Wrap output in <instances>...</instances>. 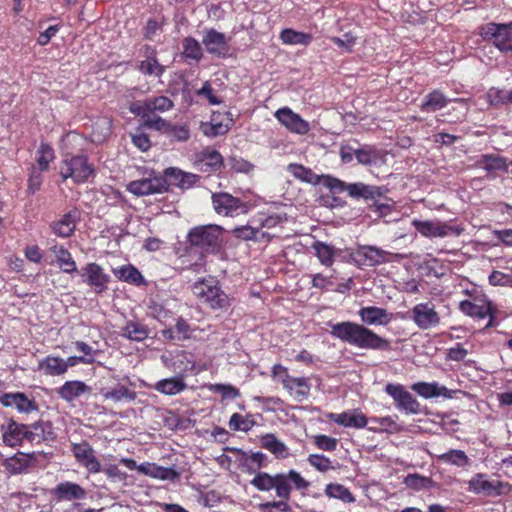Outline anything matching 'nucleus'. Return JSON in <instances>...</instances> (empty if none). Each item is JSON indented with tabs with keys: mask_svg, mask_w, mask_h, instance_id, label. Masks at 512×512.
<instances>
[{
	"mask_svg": "<svg viewBox=\"0 0 512 512\" xmlns=\"http://www.w3.org/2000/svg\"><path fill=\"white\" fill-rule=\"evenodd\" d=\"M327 325L331 329L330 335L333 338L339 339L351 346L365 350L390 349V342L387 339L379 336L365 325L352 321L337 323L329 321Z\"/></svg>",
	"mask_w": 512,
	"mask_h": 512,
	"instance_id": "f257e3e1",
	"label": "nucleus"
},
{
	"mask_svg": "<svg viewBox=\"0 0 512 512\" xmlns=\"http://www.w3.org/2000/svg\"><path fill=\"white\" fill-rule=\"evenodd\" d=\"M192 292L212 310H227L231 306L232 299L212 277L196 281L192 286Z\"/></svg>",
	"mask_w": 512,
	"mask_h": 512,
	"instance_id": "f03ea898",
	"label": "nucleus"
},
{
	"mask_svg": "<svg viewBox=\"0 0 512 512\" xmlns=\"http://www.w3.org/2000/svg\"><path fill=\"white\" fill-rule=\"evenodd\" d=\"M225 229L216 224L199 225L189 230L187 240L202 252L215 254L222 248Z\"/></svg>",
	"mask_w": 512,
	"mask_h": 512,
	"instance_id": "7ed1b4c3",
	"label": "nucleus"
},
{
	"mask_svg": "<svg viewBox=\"0 0 512 512\" xmlns=\"http://www.w3.org/2000/svg\"><path fill=\"white\" fill-rule=\"evenodd\" d=\"M60 175L64 181L71 178L74 183L80 184L95 175V168L86 155L67 154L60 163Z\"/></svg>",
	"mask_w": 512,
	"mask_h": 512,
	"instance_id": "20e7f679",
	"label": "nucleus"
},
{
	"mask_svg": "<svg viewBox=\"0 0 512 512\" xmlns=\"http://www.w3.org/2000/svg\"><path fill=\"white\" fill-rule=\"evenodd\" d=\"M271 374L273 379L282 383L283 387L295 400L303 401L310 395L311 384L308 378L291 376L288 369L281 364L273 365Z\"/></svg>",
	"mask_w": 512,
	"mask_h": 512,
	"instance_id": "39448f33",
	"label": "nucleus"
},
{
	"mask_svg": "<svg viewBox=\"0 0 512 512\" xmlns=\"http://www.w3.org/2000/svg\"><path fill=\"white\" fill-rule=\"evenodd\" d=\"M211 200L215 212L225 217L245 215L254 207L253 203L243 201L227 192L212 193Z\"/></svg>",
	"mask_w": 512,
	"mask_h": 512,
	"instance_id": "423d86ee",
	"label": "nucleus"
},
{
	"mask_svg": "<svg viewBox=\"0 0 512 512\" xmlns=\"http://www.w3.org/2000/svg\"><path fill=\"white\" fill-rule=\"evenodd\" d=\"M480 35L485 41H492L500 52L512 54V22L488 23L481 28Z\"/></svg>",
	"mask_w": 512,
	"mask_h": 512,
	"instance_id": "0eeeda50",
	"label": "nucleus"
},
{
	"mask_svg": "<svg viewBox=\"0 0 512 512\" xmlns=\"http://www.w3.org/2000/svg\"><path fill=\"white\" fill-rule=\"evenodd\" d=\"M384 392L394 402L395 408L407 415H418L422 412L421 404L416 397L400 383H387Z\"/></svg>",
	"mask_w": 512,
	"mask_h": 512,
	"instance_id": "6e6552de",
	"label": "nucleus"
},
{
	"mask_svg": "<svg viewBox=\"0 0 512 512\" xmlns=\"http://www.w3.org/2000/svg\"><path fill=\"white\" fill-rule=\"evenodd\" d=\"M126 188L133 195L147 196L166 192V182L162 175L150 170L145 177L129 182Z\"/></svg>",
	"mask_w": 512,
	"mask_h": 512,
	"instance_id": "1a4fd4ad",
	"label": "nucleus"
},
{
	"mask_svg": "<svg viewBox=\"0 0 512 512\" xmlns=\"http://www.w3.org/2000/svg\"><path fill=\"white\" fill-rule=\"evenodd\" d=\"M407 318L420 330H429L440 325L441 318L431 301L416 304L409 312Z\"/></svg>",
	"mask_w": 512,
	"mask_h": 512,
	"instance_id": "9d476101",
	"label": "nucleus"
},
{
	"mask_svg": "<svg viewBox=\"0 0 512 512\" xmlns=\"http://www.w3.org/2000/svg\"><path fill=\"white\" fill-rule=\"evenodd\" d=\"M413 227L418 233L426 238H443L450 235L459 236L463 232V228L459 226H451L439 220H418L412 221Z\"/></svg>",
	"mask_w": 512,
	"mask_h": 512,
	"instance_id": "9b49d317",
	"label": "nucleus"
},
{
	"mask_svg": "<svg viewBox=\"0 0 512 512\" xmlns=\"http://www.w3.org/2000/svg\"><path fill=\"white\" fill-rule=\"evenodd\" d=\"M173 107V101L169 97L161 95L134 101L130 104L129 110L138 117L146 118L150 114L167 112Z\"/></svg>",
	"mask_w": 512,
	"mask_h": 512,
	"instance_id": "f8f14e48",
	"label": "nucleus"
},
{
	"mask_svg": "<svg viewBox=\"0 0 512 512\" xmlns=\"http://www.w3.org/2000/svg\"><path fill=\"white\" fill-rule=\"evenodd\" d=\"M309 486V481L304 479L301 474L295 470H290L287 473L276 474L275 492L280 499L288 501L290 499L292 487L297 490H304Z\"/></svg>",
	"mask_w": 512,
	"mask_h": 512,
	"instance_id": "ddd939ff",
	"label": "nucleus"
},
{
	"mask_svg": "<svg viewBox=\"0 0 512 512\" xmlns=\"http://www.w3.org/2000/svg\"><path fill=\"white\" fill-rule=\"evenodd\" d=\"M71 452L76 462L89 474H97L102 471V464L97 458L96 451L87 441L72 443Z\"/></svg>",
	"mask_w": 512,
	"mask_h": 512,
	"instance_id": "4468645a",
	"label": "nucleus"
},
{
	"mask_svg": "<svg viewBox=\"0 0 512 512\" xmlns=\"http://www.w3.org/2000/svg\"><path fill=\"white\" fill-rule=\"evenodd\" d=\"M78 274L82 282L90 286L96 294H102L108 289L111 277L97 263H87Z\"/></svg>",
	"mask_w": 512,
	"mask_h": 512,
	"instance_id": "2eb2a0df",
	"label": "nucleus"
},
{
	"mask_svg": "<svg viewBox=\"0 0 512 512\" xmlns=\"http://www.w3.org/2000/svg\"><path fill=\"white\" fill-rule=\"evenodd\" d=\"M464 293L473 297V300L460 301L459 309L462 313L478 319H485L491 314V302L484 295H478L476 289H466Z\"/></svg>",
	"mask_w": 512,
	"mask_h": 512,
	"instance_id": "dca6fc26",
	"label": "nucleus"
},
{
	"mask_svg": "<svg viewBox=\"0 0 512 512\" xmlns=\"http://www.w3.org/2000/svg\"><path fill=\"white\" fill-rule=\"evenodd\" d=\"M468 490L484 496H500L509 490V484L499 480L489 481L486 474L477 473L468 481Z\"/></svg>",
	"mask_w": 512,
	"mask_h": 512,
	"instance_id": "f3484780",
	"label": "nucleus"
},
{
	"mask_svg": "<svg viewBox=\"0 0 512 512\" xmlns=\"http://www.w3.org/2000/svg\"><path fill=\"white\" fill-rule=\"evenodd\" d=\"M358 266L374 267L390 261V252L376 246L361 245L351 254Z\"/></svg>",
	"mask_w": 512,
	"mask_h": 512,
	"instance_id": "a211bd4d",
	"label": "nucleus"
},
{
	"mask_svg": "<svg viewBox=\"0 0 512 512\" xmlns=\"http://www.w3.org/2000/svg\"><path fill=\"white\" fill-rule=\"evenodd\" d=\"M274 117L284 126L289 132L296 135H306L310 131V124L304 120L299 114L295 113L289 107L279 108Z\"/></svg>",
	"mask_w": 512,
	"mask_h": 512,
	"instance_id": "6ab92c4d",
	"label": "nucleus"
},
{
	"mask_svg": "<svg viewBox=\"0 0 512 512\" xmlns=\"http://www.w3.org/2000/svg\"><path fill=\"white\" fill-rule=\"evenodd\" d=\"M202 44L208 54L224 58L229 51L228 39L225 34L214 28H206L203 30Z\"/></svg>",
	"mask_w": 512,
	"mask_h": 512,
	"instance_id": "aec40b11",
	"label": "nucleus"
},
{
	"mask_svg": "<svg viewBox=\"0 0 512 512\" xmlns=\"http://www.w3.org/2000/svg\"><path fill=\"white\" fill-rule=\"evenodd\" d=\"M0 403L4 407L16 409L19 413L29 414L38 411L36 401L22 392L4 393L0 397Z\"/></svg>",
	"mask_w": 512,
	"mask_h": 512,
	"instance_id": "412c9836",
	"label": "nucleus"
},
{
	"mask_svg": "<svg viewBox=\"0 0 512 512\" xmlns=\"http://www.w3.org/2000/svg\"><path fill=\"white\" fill-rule=\"evenodd\" d=\"M163 178L166 182V191L169 186H175L182 190L192 188L199 180V176L185 172L176 167H169L164 170Z\"/></svg>",
	"mask_w": 512,
	"mask_h": 512,
	"instance_id": "4be33fe9",
	"label": "nucleus"
},
{
	"mask_svg": "<svg viewBox=\"0 0 512 512\" xmlns=\"http://www.w3.org/2000/svg\"><path fill=\"white\" fill-rule=\"evenodd\" d=\"M80 213L77 209H72L62 215L58 220L50 223V230L54 235L60 238H69L76 230L77 222L79 221Z\"/></svg>",
	"mask_w": 512,
	"mask_h": 512,
	"instance_id": "5701e85b",
	"label": "nucleus"
},
{
	"mask_svg": "<svg viewBox=\"0 0 512 512\" xmlns=\"http://www.w3.org/2000/svg\"><path fill=\"white\" fill-rule=\"evenodd\" d=\"M328 419L345 428L362 429L367 427L368 418L359 409H351L342 413H329Z\"/></svg>",
	"mask_w": 512,
	"mask_h": 512,
	"instance_id": "b1692460",
	"label": "nucleus"
},
{
	"mask_svg": "<svg viewBox=\"0 0 512 512\" xmlns=\"http://www.w3.org/2000/svg\"><path fill=\"white\" fill-rule=\"evenodd\" d=\"M358 315L363 324L368 326H386L392 319L393 315L386 309L377 306H365L360 308Z\"/></svg>",
	"mask_w": 512,
	"mask_h": 512,
	"instance_id": "393cba45",
	"label": "nucleus"
},
{
	"mask_svg": "<svg viewBox=\"0 0 512 512\" xmlns=\"http://www.w3.org/2000/svg\"><path fill=\"white\" fill-rule=\"evenodd\" d=\"M56 437L57 435L51 422L38 421L28 425L27 442L32 445L42 442H52Z\"/></svg>",
	"mask_w": 512,
	"mask_h": 512,
	"instance_id": "a878e982",
	"label": "nucleus"
},
{
	"mask_svg": "<svg viewBox=\"0 0 512 512\" xmlns=\"http://www.w3.org/2000/svg\"><path fill=\"white\" fill-rule=\"evenodd\" d=\"M411 389L425 399L436 397L451 399L455 393V391L450 390L446 386L440 385L437 382H416L411 385Z\"/></svg>",
	"mask_w": 512,
	"mask_h": 512,
	"instance_id": "bb28decb",
	"label": "nucleus"
},
{
	"mask_svg": "<svg viewBox=\"0 0 512 512\" xmlns=\"http://www.w3.org/2000/svg\"><path fill=\"white\" fill-rule=\"evenodd\" d=\"M86 494L82 486L70 481L60 482L52 490V495L57 501L82 500Z\"/></svg>",
	"mask_w": 512,
	"mask_h": 512,
	"instance_id": "cd10ccee",
	"label": "nucleus"
},
{
	"mask_svg": "<svg viewBox=\"0 0 512 512\" xmlns=\"http://www.w3.org/2000/svg\"><path fill=\"white\" fill-rule=\"evenodd\" d=\"M451 101L467 104V100L464 98L448 99L439 89H434L430 93L424 96L420 109L423 112H435L443 109Z\"/></svg>",
	"mask_w": 512,
	"mask_h": 512,
	"instance_id": "c85d7f7f",
	"label": "nucleus"
},
{
	"mask_svg": "<svg viewBox=\"0 0 512 512\" xmlns=\"http://www.w3.org/2000/svg\"><path fill=\"white\" fill-rule=\"evenodd\" d=\"M477 165L485 170L490 179H495L497 172H508V159L496 154H483Z\"/></svg>",
	"mask_w": 512,
	"mask_h": 512,
	"instance_id": "c756f323",
	"label": "nucleus"
},
{
	"mask_svg": "<svg viewBox=\"0 0 512 512\" xmlns=\"http://www.w3.org/2000/svg\"><path fill=\"white\" fill-rule=\"evenodd\" d=\"M90 392L91 387L80 380L66 381L62 386L57 388L58 396L67 403H72L84 394Z\"/></svg>",
	"mask_w": 512,
	"mask_h": 512,
	"instance_id": "7c9ffc66",
	"label": "nucleus"
},
{
	"mask_svg": "<svg viewBox=\"0 0 512 512\" xmlns=\"http://www.w3.org/2000/svg\"><path fill=\"white\" fill-rule=\"evenodd\" d=\"M138 471L152 478L167 481H175L181 475L175 466L163 467L149 462L139 465Z\"/></svg>",
	"mask_w": 512,
	"mask_h": 512,
	"instance_id": "2f4dec72",
	"label": "nucleus"
},
{
	"mask_svg": "<svg viewBox=\"0 0 512 512\" xmlns=\"http://www.w3.org/2000/svg\"><path fill=\"white\" fill-rule=\"evenodd\" d=\"M28 425L10 420L3 428V441L11 447L22 445L27 441Z\"/></svg>",
	"mask_w": 512,
	"mask_h": 512,
	"instance_id": "473e14b6",
	"label": "nucleus"
},
{
	"mask_svg": "<svg viewBox=\"0 0 512 512\" xmlns=\"http://www.w3.org/2000/svg\"><path fill=\"white\" fill-rule=\"evenodd\" d=\"M49 250L55 255V261L59 268L66 274L78 273L77 265L71 253L64 245L53 241Z\"/></svg>",
	"mask_w": 512,
	"mask_h": 512,
	"instance_id": "72a5a7b5",
	"label": "nucleus"
},
{
	"mask_svg": "<svg viewBox=\"0 0 512 512\" xmlns=\"http://www.w3.org/2000/svg\"><path fill=\"white\" fill-rule=\"evenodd\" d=\"M346 191L350 197L355 199L375 200L382 197L386 189L358 182L347 184Z\"/></svg>",
	"mask_w": 512,
	"mask_h": 512,
	"instance_id": "f704fd0d",
	"label": "nucleus"
},
{
	"mask_svg": "<svg viewBox=\"0 0 512 512\" xmlns=\"http://www.w3.org/2000/svg\"><path fill=\"white\" fill-rule=\"evenodd\" d=\"M166 366L175 372L177 376L183 377L184 374L194 370L195 361L191 353L180 351L166 362Z\"/></svg>",
	"mask_w": 512,
	"mask_h": 512,
	"instance_id": "c9c22d12",
	"label": "nucleus"
},
{
	"mask_svg": "<svg viewBox=\"0 0 512 512\" xmlns=\"http://www.w3.org/2000/svg\"><path fill=\"white\" fill-rule=\"evenodd\" d=\"M150 329L148 326L137 319L128 320L121 328V336L135 342H142L149 337Z\"/></svg>",
	"mask_w": 512,
	"mask_h": 512,
	"instance_id": "e433bc0d",
	"label": "nucleus"
},
{
	"mask_svg": "<svg viewBox=\"0 0 512 512\" xmlns=\"http://www.w3.org/2000/svg\"><path fill=\"white\" fill-rule=\"evenodd\" d=\"M198 166L202 172H216L223 166V157L217 150L205 149L199 156Z\"/></svg>",
	"mask_w": 512,
	"mask_h": 512,
	"instance_id": "4c0bfd02",
	"label": "nucleus"
},
{
	"mask_svg": "<svg viewBox=\"0 0 512 512\" xmlns=\"http://www.w3.org/2000/svg\"><path fill=\"white\" fill-rule=\"evenodd\" d=\"M101 395L105 400H111L115 403L132 402L137 397V393L134 390L122 384H118L110 389H102Z\"/></svg>",
	"mask_w": 512,
	"mask_h": 512,
	"instance_id": "58836bf2",
	"label": "nucleus"
},
{
	"mask_svg": "<svg viewBox=\"0 0 512 512\" xmlns=\"http://www.w3.org/2000/svg\"><path fill=\"white\" fill-rule=\"evenodd\" d=\"M378 424L379 426H370L368 430L373 433H387L394 434L399 433L403 430V428L398 425L393 416H384V417H371L368 418V423Z\"/></svg>",
	"mask_w": 512,
	"mask_h": 512,
	"instance_id": "ea45409f",
	"label": "nucleus"
},
{
	"mask_svg": "<svg viewBox=\"0 0 512 512\" xmlns=\"http://www.w3.org/2000/svg\"><path fill=\"white\" fill-rule=\"evenodd\" d=\"M186 387L187 385L183 377L174 376L159 380L154 388L164 395L173 396L183 392Z\"/></svg>",
	"mask_w": 512,
	"mask_h": 512,
	"instance_id": "a19ab883",
	"label": "nucleus"
},
{
	"mask_svg": "<svg viewBox=\"0 0 512 512\" xmlns=\"http://www.w3.org/2000/svg\"><path fill=\"white\" fill-rule=\"evenodd\" d=\"M312 249L314 250L319 262L326 267L333 265L335 257L340 252V249L322 241H315L312 244Z\"/></svg>",
	"mask_w": 512,
	"mask_h": 512,
	"instance_id": "79ce46f5",
	"label": "nucleus"
},
{
	"mask_svg": "<svg viewBox=\"0 0 512 512\" xmlns=\"http://www.w3.org/2000/svg\"><path fill=\"white\" fill-rule=\"evenodd\" d=\"M260 444L264 449L275 455L276 458L284 459L289 455L287 446L272 433L261 436Z\"/></svg>",
	"mask_w": 512,
	"mask_h": 512,
	"instance_id": "37998d69",
	"label": "nucleus"
},
{
	"mask_svg": "<svg viewBox=\"0 0 512 512\" xmlns=\"http://www.w3.org/2000/svg\"><path fill=\"white\" fill-rule=\"evenodd\" d=\"M280 40L286 45H303L308 46L313 36L310 33L296 31L291 28H285L280 32Z\"/></svg>",
	"mask_w": 512,
	"mask_h": 512,
	"instance_id": "c03bdc74",
	"label": "nucleus"
},
{
	"mask_svg": "<svg viewBox=\"0 0 512 512\" xmlns=\"http://www.w3.org/2000/svg\"><path fill=\"white\" fill-rule=\"evenodd\" d=\"M354 156L360 164L376 165L382 159V152L374 146L364 145L354 150Z\"/></svg>",
	"mask_w": 512,
	"mask_h": 512,
	"instance_id": "a18cd8bd",
	"label": "nucleus"
},
{
	"mask_svg": "<svg viewBox=\"0 0 512 512\" xmlns=\"http://www.w3.org/2000/svg\"><path fill=\"white\" fill-rule=\"evenodd\" d=\"M39 369L49 376H60L66 373L64 359L56 356H47L40 360Z\"/></svg>",
	"mask_w": 512,
	"mask_h": 512,
	"instance_id": "49530a36",
	"label": "nucleus"
},
{
	"mask_svg": "<svg viewBox=\"0 0 512 512\" xmlns=\"http://www.w3.org/2000/svg\"><path fill=\"white\" fill-rule=\"evenodd\" d=\"M438 461L453 465L459 468L470 466L471 460L463 450L450 449L449 451L437 456Z\"/></svg>",
	"mask_w": 512,
	"mask_h": 512,
	"instance_id": "de8ad7c7",
	"label": "nucleus"
},
{
	"mask_svg": "<svg viewBox=\"0 0 512 512\" xmlns=\"http://www.w3.org/2000/svg\"><path fill=\"white\" fill-rule=\"evenodd\" d=\"M114 275L121 281L140 286L145 283L144 277L140 271L133 265H123L113 270Z\"/></svg>",
	"mask_w": 512,
	"mask_h": 512,
	"instance_id": "09e8293b",
	"label": "nucleus"
},
{
	"mask_svg": "<svg viewBox=\"0 0 512 512\" xmlns=\"http://www.w3.org/2000/svg\"><path fill=\"white\" fill-rule=\"evenodd\" d=\"M486 99L494 107L512 105V90L491 87L486 93Z\"/></svg>",
	"mask_w": 512,
	"mask_h": 512,
	"instance_id": "8fccbe9b",
	"label": "nucleus"
},
{
	"mask_svg": "<svg viewBox=\"0 0 512 512\" xmlns=\"http://www.w3.org/2000/svg\"><path fill=\"white\" fill-rule=\"evenodd\" d=\"M287 171L291 173L296 179L309 184H319L320 176L315 174L310 168H307L298 163H290Z\"/></svg>",
	"mask_w": 512,
	"mask_h": 512,
	"instance_id": "3c124183",
	"label": "nucleus"
},
{
	"mask_svg": "<svg viewBox=\"0 0 512 512\" xmlns=\"http://www.w3.org/2000/svg\"><path fill=\"white\" fill-rule=\"evenodd\" d=\"M148 315L164 324L173 315L171 309L167 307V304L159 299H150L148 303Z\"/></svg>",
	"mask_w": 512,
	"mask_h": 512,
	"instance_id": "603ef678",
	"label": "nucleus"
},
{
	"mask_svg": "<svg viewBox=\"0 0 512 512\" xmlns=\"http://www.w3.org/2000/svg\"><path fill=\"white\" fill-rule=\"evenodd\" d=\"M325 494L329 498H334L341 500L344 503H353L355 502L354 495L342 484L338 483H329L325 487Z\"/></svg>",
	"mask_w": 512,
	"mask_h": 512,
	"instance_id": "864d4df0",
	"label": "nucleus"
},
{
	"mask_svg": "<svg viewBox=\"0 0 512 512\" xmlns=\"http://www.w3.org/2000/svg\"><path fill=\"white\" fill-rule=\"evenodd\" d=\"M54 158L55 153L53 148L47 143H41L36 151L37 169L43 172L47 171Z\"/></svg>",
	"mask_w": 512,
	"mask_h": 512,
	"instance_id": "5fc2aeb1",
	"label": "nucleus"
},
{
	"mask_svg": "<svg viewBox=\"0 0 512 512\" xmlns=\"http://www.w3.org/2000/svg\"><path fill=\"white\" fill-rule=\"evenodd\" d=\"M183 55L186 59L199 62L203 57V50L200 43L193 37H186L182 42Z\"/></svg>",
	"mask_w": 512,
	"mask_h": 512,
	"instance_id": "6e6d98bb",
	"label": "nucleus"
},
{
	"mask_svg": "<svg viewBox=\"0 0 512 512\" xmlns=\"http://www.w3.org/2000/svg\"><path fill=\"white\" fill-rule=\"evenodd\" d=\"M138 69L144 75L156 77H161L165 72V67L158 62L155 56H148L146 60L141 61Z\"/></svg>",
	"mask_w": 512,
	"mask_h": 512,
	"instance_id": "4d7b16f0",
	"label": "nucleus"
},
{
	"mask_svg": "<svg viewBox=\"0 0 512 512\" xmlns=\"http://www.w3.org/2000/svg\"><path fill=\"white\" fill-rule=\"evenodd\" d=\"M275 475H270L266 472H258L250 481V484L259 491H270L275 489Z\"/></svg>",
	"mask_w": 512,
	"mask_h": 512,
	"instance_id": "13d9d810",
	"label": "nucleus"
},
{
	"mask_svg": "<svg viewBox=\"0 0 512 512\" xmlns=\"http://www.w3.org/2000/svg\"><path fill=\"white\" fill-rule=\"evenodd\" d=\"M28 465L29 459L23 453L10 457L4 462L5 468L13 474L22 473L28 467Z\"/></svg>",
	"mask_w": 512,
	"mask_h": 512,
	"instance_id": "bf43d9fd",
	"label": "nucleus"
},
{
	"mask_svg": "<svg viewBox=\"0 0 512 512\" xmlns=\"http://www.w3.org/2000/svg\"><path fill=\"white\" fill-rule=\"evenodd\" d=\"M209 390L213 393L220 394L223 400L235 399L240 396L239 390L231 384H211Z\"/></svg>",
	"mask_w": 512,
	"mask_h": 512,
	"instance_id": "052dcab7",
	"label": "nucleus"
},
{
	"mask_svg": "<svg viewBox=\"0 0 512 512\" xmlns=\"http://www.w3.org/2000/svg\"><path fill=\"white\" fill-rule=\"evenodd\" d=\"M307 461L312 467L322 473L334 469L330 458L323 454H310Z\"/></svg>",
	"mask_w": 512,
	"mask_h": 512,
	"instance_id": "680f3d73",
	"label": "nucleus"
},
{
	"mask_svg": "<svg viewBox=\"0 0 512 512\" xmlns=\"http://www.w3.org/2000/svg\"><path fill=\"white\" fill-rule=\"evenodd\" d=\"M370 210L374 212L378 217H386L390 215L395 209V202L391 199L385 202H380L379 198L371 200Z\"/></svg>",
	"mask_w": 512,
	"mask_h": 512,
	"instance_id": "e2e57ef3",
	"label": "nucleus"
},
{
	"mask_svg": "<svg viewBox=\"0 0 512 512\" xmlns=\"http://www.w3.org/2000/svg\"><path fill=\"white\" fill-rule=\"evenodd\" d=\"M229 428L233 431H249L254 422L239 413H234L229 420Z\"/></svg>",
	"mask_w": 512,
	"mask_h": 512,
	"instance_id": "0e129e2a",
	"label": "nucleus"
},
{
	"mask_svg": "<svg viewBox=\"0 0 512 512\" xmlns=\"http://www.w3.org/2000/svg\"><path fill=\"white\" fill-rule=\"evenodd\" d=\"M312 439L318 449L327 452L335 451L338 445V440L336 438L324 434L315 435Z\"/></svg>",
	"mask_w": 512,
	"mask_h": 512,
	"instance_id": "69168bd1",
	"label": "nucleus"
},
{
	"mask_svg": "<svg viewBox=\"0 0 512 512\" xmlns=\"http://www.w3.org/2000/svg\"><path fill=\"white\" fill-rule=\"evenodd\" d=\"M42 172L36 166H32L27 183L28 194L33 195L40 190L43 183Z\"/></svg>",
	"mask_w": 512,
	"mask_h": 512,
	"instance_id": "338daca9",
	"label": "nucleus"
},
{
	"mask_svg": "<svg viewBox=\"0 0 512 512\" xmlns=\"http://www.w3.org/2000/svg\"><path fill=\"white\" fill-rule=\"evenodd\" d=\"M261 512H289L288 501L281 499L279 501L264 502L259 504Z\"/></svg>",
	"mask_w": 512,
	"mask_h": 512,
	"instance_id": "774afa93",
	"label": "nucleus"
}]
</instances>
